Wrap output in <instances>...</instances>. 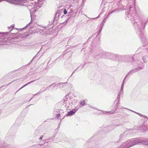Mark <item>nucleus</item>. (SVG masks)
I'll return each instance as SVG.
<instances>
[{
  "label": "nucleus",
  "instance_id": "0eeeda50",
  "mask_svg": "<svg viewBox=\"0 0 148 148\" xmlns=\"http://www.w3.org/2000/svg\"><path fill=\"white\" fill-rule=\"evenodd\" d=\"M1 0H0V2L1 1Z\"/></svg>",
  "mask_w": 148,
  "mask_h": 148
},
{
  "label": "nucleus",
  "instance_id": "7ed1b4c3",
  "mask_svg": "<svg viewBox=\"0 0 148 148\" xmlns=\"http://www.w3.org/2000/svg\"><path fill=\"white\" fill-rule=\"evenodd\" d=\"M67 11L66 10V9H65L64 10V14H67Z\"/></svg>",
  "mask_w": 148,
  "mask_h": 148
},
{
  "label": "nucleus",
  "instance_id": "f03ea898",
  "mask_svg": "<svg viewBox=\"0 0 148 148\" xmlns=\"http://www.w3.org/2000/svg\"><path fill=\"white\" fill-rule=\"evenodd\" d=\"M80 104L81 105H84L85 104V101H80Z\"/></svg>",
  "mask_w": 148,
  "mask_h": 148
},
{
  "label": "nucleus",
  "instance_id": "20e7f679",
  "mask_svg": "<svg viewBox=\"0 0 148 148\" xmlns=\"http://www.w3.org/2000/svg\"><path fill=\"white\" fill-rule=\"evenodd\" d=\"M31 82H29L28 83L26 84L25 85H24L21 88H23L25 86H26V85H28V84H30V83H31Z\"/></svg>",
  "mask_w": 148,
  "mask_h": 148
},
{
  "label": "nucleus",
  "instance_id": "39448f33",
  "mask_svg": "<svg viewBox=\"0 0 148 148\" xmlns=\"http://www.w3.org/2000/svg\"><path fill=\"white\" fill-rule=\"evenodd\" d=\"M60 114H58L57 115V116H56L58 118L59 117H60Z\"/></svg>",
  "mask_w": 148,
  "mask_h": 148
},
{
  "label": "nucleus",
  "instance_id": "f257e3e1",
  "mask_svg": "<svg viewBox=\"0 0 148 148\" xmlns=\"http://www.w3.org/2000/svg\"><path fill=\"white\" fill-rule=\"evenodd\" d=\"M75 111H73V110H71L68 113L66 114V116H69L70 115H72L76 111V110H75Z\"/></svg>",
  "mask_w": 148,
  "mask_h": 148
},
{
  "label": "nucleus",
  "instance_id": "423d86ee",
  "mask_svg": "<svg viewBox=\"0 0 148 148\" xmlns=\"http://www.w3.org/2000/svg\"><path fill=\"white\" fill-rule=\"evenodd\" d=\"M42 139V138L40 137V139Z\"/></svg>",
  "mask_w": 148,
  "mask_h": 148
}]
</instances>
